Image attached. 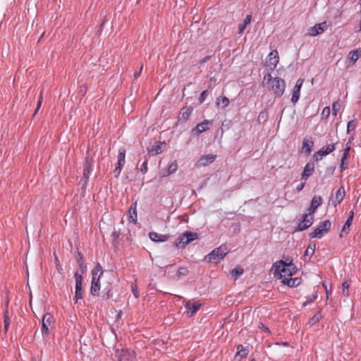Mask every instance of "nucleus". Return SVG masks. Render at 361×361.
I'll use <instances>...</instances> for the list:
<instances>
[{"label": "nucleus", "mask_w": 361, "mask_h": 361, "mask_svg": "<svg viewBox=\"0 0 361 361\" xmlns=\"http://www.w3.org/2000/svg\"><path fill=\"white\" fill-rule=\"evenodd\" d=\"M263 85H268V90L276 97H281L286 90L285 81L279 77H272L270 73L264 75L262 81Z\"/></svg>", "instance_id": "nucleus-1"}, {"label": "nucleus", "mask_w": 361, "mask_h": 361, "mask_svg": "<svg viewBox=\"0 0 361 361\" xmlns=\"http://www.w3.org/2000/svg\"><path fill=\"white\" fill-rule=\"evenodd\" d=\"M103 275L102 267L99 264H97L94 269L92 271V282L90 287V293L93 295L99 294L100 290V278Z\"/></svg>", "instance_id": "nucleus-2"}, {"label": "nucleus", "mask_w": 361, "mask_h": 361, "mask_svg": "<svg viewBox=\"0 0 361 361\" xmlns=\"http://www.w3.org/2000/svg\"><path fill=\"white\" fill-rule=\"evenodd\" d=\"M198 238L199 234L197 233L185 231L178 237L174 245L177 248H184L190 243Z\"/></svg>", "instance_id": "nucleus-3"}, {"label": "nucleus", "mask_w": 361, "mask_h": 361, "mask_svg": "<svg viewBox=\"0 0 361 361\" xmlns=\"http://www.w3.org/2000/svg\"><path fill=\"white\" fill-rule=\"evenodd\" d=\"M228 253L227 248L226 246L221 245L216 248H215L214 250H212L211 252H209L208 255L205 256V259L208 262L212 263H218L221 259H223L226 254Z\"/></svg>", "instance_id": "nucleus-4"}, {"label": "nucleus", "mask_w": 361, "mask_h": 361, "mask_svg": "<svg viewBox=\"0 0 361 361\" xmlns=\"http://www.w3.org/2000/svg\"><path fill=\"white\" fill-rule=\"evenodd\" d=\"M331 224L329 220L324 221L320 226L316 228L311 233H310V236L312 238H322L325 233H326L330 228Z\"/></svg>", "instance_id": "nucleus-5"}, {"label": "nucleus", "mask_w": 361, "mask_h": 361, "mask_svg": "<svg viewBox=\"0 0 361 361\" xmlns=\"http://www.w3.org/2000/svg\"><path fill=\"white\" fill-rule=\"evenodd\" d=\"M279 61V56L277 50H272L268 55L266 61L265 67L269 71H273Z\"/></svg>", "instance_id": "nucleus-6"}, {"label": "nucleus", "mask_w": 361, "mask_h": 361, "mask_svg": "<svg viewBox=\"0 0 361 361\" xmlns=\"http://www.w3.org/2000/svg\"><path fill=\"white\" fill-rule=\"evenodd\" d=\"M135 356V352L132 350H116L115 358L116 361H133Z\"/></svg>", "instance_id": "nucleus-7"}, {"label": "nucleus", "mask_w": 361, "mask_h": 361, "mask_svg": "<svg viewBox=\"0 0 361 361\" xmlns=\"http://www.w3.org/2000/svg\"><path fill=\"white\" fill-rule=\"evenodd\" d=\"M313 221V215H310V214H304L302 215V220L298 223L295 231H302L308 228L312 225Z\"/></svg>", "instance_id": "nucleus-8"}, {"label": "nucleus", "mask_w": 361, "mask_h": 361, "mask_svg": "<svg viewBox=\"0 0 361 361\" xmlns=\"http://www.w3.org/2000/svg\"><path fill=\"white\" fill-rule=\"evenodd\" d=\"M336 143L328 145L326 147H322L314 154V157L316 161L320 160L323 157L326 156L336 149Z\"/></svg>", "instance_id": "nucleus-9"}, {"label": "nucleus", "mask_w": 361, "mask_h": 361, "mask_svg": "<svg viewBox=\"0 0 361 361\" xmlns=\"http://www.w3.org/2000/svg\"><path fill=\"white\" fill-rule=\"evenodd\" d=\"M275 267V274H279L282 281L289 280L293 276V272L290 269V267L274 266Z\"/></svg>", "instance_id": "nucleus-10"}, {"label": "nucleus", "mask_w": 361, "mask_h": 361, "mask_svg": "<svg viewBox=\"0 0 361 361\" xmlns=\"http://www.w3.org/2000/svg\"><path fill=\"white\" fill-rule=\"evenodd\" d=\"M126 150L123 148L119 149L118 157V166L114 170L115 177H118L121 173V169L126 163Z\"/></svg>", "instance_id": "nucleus-11"}, {"label": "nucleus", "mask_w": 361, "mask_h": 361, "mask_svg": "<svg viewBox=\"0 0 361 361\" xmlns=\"http://www.w3.org/2000/svg\"><path fill=\"white\" fill-rule=\"evenodd\" d=\"M53 321V316L50 313H47L43 316L42 320V334L43 336L49 334V327L51 326Z\"/></svg>", "instance_id": "nucleus-12"}, {"label": "nucleus", "mask_w": 361, "mask_h": 361, "mask_svg": "<svg viewBox=\"0 0 361 361\" xmlns=\"http://www.w3.org/2000/svg\"><path fill=\"white\" fill-rule=\"evenodd\" d=\"M202 307V304L197 302H192L190 300H188L185 304V307L186 309L188 317H190L195 314L197 311Z\"/></svg>", "instance_id": "nucleus-13"}, {"label": "nucleus", "mask_w": 361, "mask_h": 361, "mask_svg": "<svg viewBox=\"0 0 361 361\" xmlns=\"http://www.w3.org/2000/svg\"><path fill=\"white\" fill-rule=\"evenodd\" d=\"M326 28L327 25L326 22L317 23L308 29V35L312 37L317 36V35L324 32Z\"/></svg>", "instance_id": "nucleus-14"}, {"label": "nucleus", "mask_w": 361, "mask_h": 361, "mask_svg": "<svg viewBox=\"0 0 361 361\" xmlns=\"http://www.w3.org/2000/svg\"><path fill=\"white\" fill-rule=\"evenodd\" d=\"M303 82H304V80L302 78H299L296 81L295 85L294 86L293 90V94H292V97H291V102L293 104H295L296 102H298V101L300 98V90L302 86Z\"/></svg>", "instance_id": "nucleus-15"}, {"label": "nucleus", "mask_w": 361, "mask_h": 361, "mask_svg": "<svg viewBox=\"0 0 361 361\" xmlns=\"http://www.w3.org/2000/svg\"><path fill=\"white\" fill-rule=\"evenodd\" d=\"M193 109L191 106H184L181 109L179 116L178 121L180 123H185L190 118Z\"/></svg>", "instance_id": "nucleus-16"}, {"label": "nucleus", "mask_w": 361, "mask_h": 361, "mask_svg": "<svg viewBox=\"0 0 361 361\" xmlns=\"http://www.w3.org/2000/svg\"><path fill=\"white\" fill-rule=\"evenodd\" d=\"M149 237L152 241L156 243L166 242L170 238L169 235H163L155 231L150 232L149 233Z\"/></svg>", "instance_id": "nucleus-17"}, {"label": "nucleus", "mask_w": 361, "mask_h": 361, "mask_svg": "<svg viewBox=\"0 0 361 361\" xmlns=\"http://www.w3.org/2000/svg\"><path fill=\"white\" fill-rule=\"evenodd\" d=\"M314 164L313 162L307 163L305 166V167L303 169V171L301 174L302 179L307 180L311 175H312V173H314Z\"/></svg>", "instance_id": "nucleus-18"}, {"label": "nucleus", "mask_w": 361, "mask_h": 361, "mask_svg": "<svg viewBox=\"0 0 361 361\" xmlns=\"http://www.w3.org/2000/svg\"><path fill=\"white\" fill-rule=\"evenodd\" d=\"M212 121L209 120H204V121L198 123L193 129L192 132L195 133L197 135L206 131L208 129L209 124H211Z\"/></svg>", "instance_id": "nucleus-19"}, {"label": "nucleus", "mask_w": 361, "mask_h": 361, "mask_svg": "<svg viewBox=\"0 0 361 361\" xmlns=\"http://www.w3.org/2000/svg\"><path fill=\"white\" fill-rule=\"evenodd\" d=\"M90 173H91V161L88 158H87L85 159V161L83 165V177H82V178L85 180V185L87 184V183L88 181Z\"/></svg>", "instance_id": "nucleus-20"}, {"label": "nucleus", "mask_w": 361, "mask_h": 361, "mask_svg": "<svg viewBox=\"0 0 361 361\" xmlns=\"http://www.w3.org/2000/svg\"><path fill=\"white\" fill-rule=\"evenodd\" d=\"M313 146L314 142L311 137H305L303 139L302 149L307 154H310L311 153Z\"/></svg>", "instance_id": "nucleus-21"}, {"label": "nucleus", "mask_w": 361, "mask_h": 361, "mask_svg": "<svg viewBox=\"0 0 361 361\" xmlns=\"http://www.w3.org/2000/svg\"><path fill=\"white\" fill-rule=\"evenodd\" d=\"M216 159V155L214 154H207L202 156L198 160V164L200 166H207L211 163H212Z\"/></svg>", "instance_id": "nucleus-22"}, {"label": "nucleus", "mask_w": 361, "mask_h": 361, "mask_svg": "<svg viewBox=\"0 0 361 361\" xmlns=\"http://www.w3.org/2000/svg\"><path fill=\"white\" fill-rule=\"evenodd\" d=\"M353 215H354V213L353 211H350V213H349V216L345 223V224L343 225L342 229H341V232L340 233V237H343V233H348V231H349V228L352 224V221H353Z\"/></svg>", "instance_id": "nucleus-23"}, {"label": "nucleus", "mask_w": 361, "mask_h": 361, "mask_svg": "<svg viewBox=\"0 0 361 361\" xmlns=\"http://www.w3.org/2000/svg\"><path fill=\"white\" fill-rule=\"evenodd\" d=\"M128 220L130 222L136 223V221H137L136 202L131 204V206L129 208Z\"/></svg>", "instance_id": "nucleus-24"}, {"label": "nucleus", "mask_w": 361, "mask_h": 361, "mask_svg": "<svg viewBox=\"0 0 361 361\" xmlns=\"http://www.w3.org/2000/svg\"><path fill=\"white\" fill-rule=\"evenodd\" d=\"M281 266V267H292L293 269H295V265L293 263V259L290 257H286L285 258V260H279L276 262L274 264V266Z\"/></svg>", "instance_id": "nucleus-25"}, {"label": "nucleus", "mask_w": 361, "mask_h": 361, "mask_svg": "<svg viewBox=\"0 0 361 361\" xmlns=\"http://www.w3.org/2000/svg\"><path fill=\"white\" fill-rule=\"evenodd\" d=\"M302 282L301 278H290L289 280L282 281V283L290 288L298 286Z\"/></svg>", "instance_id": "nucleus-26"}, {"label": "nucleus", "mask_w": 361, "mask_h": 361, "mask_svg": "<svg viewBox=\"0 0 361 361\" xmlns=\"http://www.w3.org/2000/svg\"><path fill=\"white\" fill-rule=\"evenodd\" d=\"M251 20L252 15H247L245 18L243 23L238 25V34H242L244 32L245 27L251 23Z\"/></svg>", "instance_id": "nucleus-27"}, {"label": "nucleus", "mask_w": 361, "mask_h": 361, "mask_svg": "<svg viewBox=\"0 0 361 361\" xmlns=\"http://www.w3.org/2000/svg\"><path fill=\"white\" fill-rule=\"evenodd\" d=\"M344 197L345 190L343 187H341L336 192L334 201L336 202V204H340L343 201Z\"/></svg>", "instance_id": "nucleus-28"}, {"label": "nucleus", "mask_w": 361, "mask_h": 361, "mask_svg": "<svg viewBox=\"0 0 361 361\" xmlns=\"http://www.w3.org/2000/svg\"><path fill=\"white\" fill-rule=\"evenodd\" d=\"M74 279L75 281V290H82V276L78 271L74 274Z\"/></svg>", "instance_id": "nucleus-29"}, {"label": "nucleus", "mask_w": 361, "mask_h": 361, "mask_svg": "<svg viewBox=\"0 0 361 361\" xmlns=\"http://www.w3.org/2000/svg\"><path fill=\"white\" fill-rule=\"evenodd\" d=\"M322 197L319 195H314L311 201L310 205L313 209H317V208L322 204Z\"/></svg>", "instance_id": "nucleus-30"}, {"label": "nucleus", "mask_w": 361, "mask_h": 361, "mask_svg": "<svg viewBox=\"0 0 361 361\" xmlns=\"http://www.w3.org/2000/svg\"><path fill=\"white\" fill-rule=\"evenodd\" d=\"M238 352L235 355V357L239 356L240 358L245 357L249 353V350L247 348H244L242 345H239L237 347Z\"/></svg>", "instance_id": "nucleus-31"}, {"label": "nucleus", "mask_w": 361, "mask_h": 361, "mask_svg": "<svg viewBox=\"0 0 361 361\" xmlns=\"http://www.w3.org/2000/svg\"><path fill=\"white\" fill-rule=\"evenodd\" d=\"M178 169V163L175 160L168 167L167 171L163 173V176H168L171 173H175Z\"/></svg>", "instance_id": "nucleus-32"}, {"label": "nucleus", "mask_w": 361, "mask_h": 361, "mask_svg": "<svg viewBox=\"0 0 361 361\" xmlns=\"http://www.w3.org/2000/svg\"><path fill=\"white\" fill-rule=\"evenodd\" d=\"M361 54L357 50L351 51L348 56V59L352 62V63H355L358 59L360 58Z\"/></svg>", "instance_id": "nucleus-33"}, {"label": "nucleus", "mask_w": 361, "mask_h": 361, "mask_svg": "<svg viewBox=\"0 0 361 361\" xmlns=\"http://www.w3.org/2000/svg\"><path fill=\"white\" fill-rule=\"evenodd\" d=\"M217 106H221L222 108H225L229 104V99L228 97L223 96L218 97L216 99Z\"/></svg>", "instance_id": "nucleus-34"}, {"label": "nucleus", "mask_w": 361, "mask_h": 361, "mask_svg": "<svg viewBox=\"0 0 361 361\" xmlns=\"http://www.w3.org/2000/svg\"><path fill=\"white\" fill-rule=\"evenodd\" d=\"M315 247H316L315 244H313L312 245H310L305 250V256H307V257H309V258H311L315 252Z\"/></svg>", "instance_id": "nucleus-35"}, {"label": "nucleus", "mask_w": 361, "mask_h": 361, "mask_svg": "<svg viewBox=\"0 0 361 361\" xmlns=\"http://www.w3.org/2000/svg\"><path fill=\"white\" fill-rule=\"evenodd\" d=\"M148 152H149V154L152 156L160 154L161 152V145H157L156 146L149 149L148 150Z\"/></svg>", "instance_id": "nucleus-36"}, {"label": "nucleus", "mask_w": 361, "mask_h": 361, "mask_svg": "<svg viewBox=\"0 0 361 361\" xmlns=\"http://www.w3.org/2000/svg\"><path fill=\"white\" fill-rule=\"evenodd\" d=\"M243 273V269L239 267L234 268L231 271V275L235 278V279L240 277Z\"/></svg>", "instance_id": "nucleus-37"}, {"label": "nucleus", "mask_w": 361, "mask_h": 361, "mask_svg": "<svg viewBox=\"0 0 361 361\" xmlns=\"http://www.w3.org/2000/svg\"><path fill=\"white\" fill-rule=\"evenodd\" d=\"M8 310L5 311L4 314V331L6 332L8 330L10 325V318L8 317Z\"/></svg>", "instance_id": "nucleus-38"}, {"label": "nucleus", "mask_w": 361, "mask_h": 361, "mask_svg": "<svg viewBox=\"0 0 361 361\" xmlns=\"http://www.w3.org/2000/svg\"><path fill=\"white\" fill-rule=\"evenodd\" d=\"M189 274V271L186 267H181L177 271V275L178 277L186 276Z\"/></svg>", "instance_id": "nucleus-39"}, {"label": "nucleus", "mask_w": 361, "mask_h": 361, "mask_svg": "<svg viewBox=\"0 0 361 361\" xmlns=\"http://www.w3.org/2000/svg\"><path fill=\"white\" fill-rule=\"evenodd\" d=\"M317 294L312 295L311 296L306 297V301L303 302L302 306L305 307L307 305L312 303V302H314L317 299Z\"/></svg>", "instance_id": "nucleus-40"}, {"label": "nucleus", "mask_w": 361, "mask_h": 361, "mask_svg": "<svg viewBox=\"0 0 361 361\" xmlns=\"http://www.w3.org/2000/svg\"><path fill=\"white\" fill-rule=\"evenodd\" d=\"M341 109V104L338 102H334L332 104V113L336 116Z\"/></svg>", "instance_id": "nucleus-41"}, {"label": "nucleus", "mask_w": 361, "mask_h": 361, "mask_svg": "<svg viewBox=\"0 0 361 361\" xmlns=\"http://www.w3.org/2000/svg\"><path fill=\"white\" fill-rule=\"evenodd\" d=\"M350 283L348 281H344L342 283V294L345 296L348 295Z\"/></svg>", "instance_id": "nucleus-42"}, {"label": "nucleus", "mask_w": 361, "mask_h": 361, "mask_svg": "<svg viewBox=\"0 0 361 361\" xmlns=\"http://www.w3.org/2000/svg\"><path fill=\"white\" fill-rule=\"evenodd\" d=\"M330 112H331V110H330L329 106L324 107L321 114L322 118V119L328 118L330 115Z\"/></svg>", "instance_id": "nucleus-43"}, {"label": "nucleus", "mask_w": 361, "mask_h": 361, "mask_svg": "<svg viewBox=\"0 0 361 361\" xmlns=\"http://www.w3.org/2000/svg\"><path fill=\"white\" fill-rule=\"evenodd\" d=\"M43 92L42 91L40 92V94H39V99H38V101H37V108L33 114V116L36 115L37 112L38 111V110L39 109L41 105H42V100H43Z\"/></svg>", "instance_id": "nucleus-44"}, {"label": "nucleus", "mask_w": 361, "mask_h": 361, "mask_svg": "<svg viewBox=\"0 0 361 361\" xmlns=\"http://www.w3.org/2000/svg\"><path fill=\"white\" fill-rule=\"evenodd\" d=\"M348 166V161H347V159H344L343 157H341V165H340V169L341 171H343L345 170Z\"/></svg>", "instance_id": "nucleus-45"}, {"label": "nucleus", "mask_w": 361, "mask_h": 361, "mask_svg": "<svg viewBox=\"0 0 361 361\" xmlns=\"http://www.w3.org/2000/svg\"><path fill=\"white\" fill-rule=\"evenodd\" d=\"M355 129V124L354 120L348 121L347 125V132L349 133Z\"/></svg>", "instance_id": "nucleus-46"}, {"label": "nucleus", "mask_w": 361, "mask_h": 361, "mask_svg": "<svg viewBox=\"0 0 361 361\" xmlns=\"http://www.w3.org/2000/svg\"><path fill=\"white\" fill-rule=\"evenodd\" d=\"M321 318V314L319 313L315 314L310 320V323L313 325L318 322Z\"/></svg>", "instance_id": "nucleus-47"}, {"label": "nucleus", "mask_w": 361, "mask_h": 361, "mask_svg": "<svg viewBox=\"0 0 361 361\" xmlns=\"http://www.w3.org/2000/svg\"><path fill=\"white\" fill-rule=\"evenodd\" d=\"M82 290H75V300L77 302L79 300L82 298Z\"/></svg>", "instance_id": "nucleus-48"}, {"label": "nucleus", "mask_w": 361, "mask_h": 361, "mask_svg": "<svg viewBox=\"0 0 361 361\" xmlns=\"http://www.w3.org/2000/svg\"><path fill=\"white\" fill-rule=\"evenodd\" d=\"M207 94H208V92H207V90H204V91H203V92L201 93V94H200V96L199 97V99H199L200 103H202V102H204V101L205 100V97H206V96H207Z\"/></svg>", "instance_id": "nucleus-49"}, {"label": "nucleus", "mask_w": 361, "mask_h": 361, "mask_svg": "<svg viewBox=\"0 0 361 361\" xmlns=\"http://www.w3.org/2000/svg\"><path fill=\"white\" fill-rule=\"evenodd\" d=\"M131 288H132V292L134 295V296L135 297V298H139V293H138V290H137V287L136 285H132L131 286Z\"/></svg>", "instance_id": "nucleus-50"}, {"label": "nucleus", "mask_w": 361, "mask_h": 361, "mask_svg": "<svg viewBox=\"0 0 361 361\" xmlns=\"http://www.w3.org/2000/svg\"><path fill=\"white\" fill-rule=\"evenodd\" d=\"M77 259H78V263L81 269H82V266H83V261H82L83 257H82L81 253H80V252L78 253V256Z\"/></svg>", "instance_id": "nucleus-51"}, {"label": "nucleus", "mask_w": 361, "mask_h": 361, "mask_svg": "<svg viewBox=\"0 0 361 361\" xmlns=\"http://www.w3.org/2000/svg\"><path fill=\"white\" fill-rule=\"evenodd\" d=\"M140 171L142 173H145L147 171V161H145L142 163V164L140 166Z\"/></svg>", "instance_id": "nucleus-52"}, {"label": "nucleus", "mask_w": 361, "mask_h": 361, "mask_svg": "<svg viewBox=\"0 0 361 361\" xmlns=\"http://www.w3.org/2000/svg\"><path fill=\"white\" fill-rule=\"evenodd\" d=\"M350 150V146H348V147L344 149L342 157H343L344 159H347V158H348V157L349 156Z\"/></svg>", "instance_id": "nucleus-53"}, {"label": "nucleus", "mask_w": 361, "mask_h": 361, "mask_svg": "<svg viewBox=\"0 0 361 361\" xmlns=\"http://www.w3.org/2000/svg\"><path fill=\"white\" fill-rule=\"evenodd\" d=\"M259 328L267 333H270L269 328L262 323L259 324Z\"/></svg>", "instance_id": "nucleus-54"}, {"label": "nucleus", "mask_w": 361, "mask_h": 361, "mask_svg": "<svg viewBox=\"0 0 361 361\" xmlns=\"http://www.w3.org/2000/svg\"><path fill=\"white\" fill-rule=\"evenodd\" d=\"M267 117V111H262L260 112L259 116H258V119L259 120H265Z\"/></svg>", "instance_id": "nucleus-55"}, {"label": "nucleus", "mask_w": 361, "mask_h": 361, "mask_svg": "<svg viewBox=\"0 0 361 361\" xmlns=\"http://www.w3.org/2000/svg\"><path fill=\"white\" fill-rule=\"evenodd\" d=\"M142 68H143V65H142L139 69V71H135L134 73V78L135 79H137L138 77L140 75L141 73H142Z\"/></svg>", "instance_id": "nucleus-56"}, {"label": "nucleus", "mask_w": 361, "mask_h": 361, "mask_svg": "<svg viewBox=\"0 0 361 361\" xmlns=\"http://www.w3.org/2000/svg\"><path fill=\"white\" fill-rule=\"evenodd\" d=\"M211 56H207L205 57H204L203 59H202L200 61V65H203L204 63H205L206 62H207L209 59H210Z\"/></svg>", "instance_id": "nucleus-57"}, {"label": "nucleus", "mask_w": 361, "mask_h": 361, "mask_svg": "<svg viewBox=\"0 0 361 361\" xmlns=\"http://www.w3.org/2000/svg\"><path fill=\"white\" fill-rule=\"evenodd\" d=\"M305 184V183H301L299 185H298L297 187H296V190L298 192L301 191L304 188Z\"/></svg>", "instance_id": "nucleus-58"}, {"label": "nucleus", "mask_w": 361, "mask_h": 361, "mask_svg": "<svg viewBox=\"0 0 361 361\" xmlns=\"http://www.w3.org/2000/svg\"><path fill=\"white\" fill-rule=\"evenodd\" d=\"M316 209H313V207H312V205L310 206V207L307 209V214H310V215H313V214L316 212Z\"/></svg>", "instance_id": "nucleus-59"}, {"label": "nucleus", "mask_w": 361, "mask_h": 361, "mask_svg": "<svg viewBox=\"0 0 361 361\" xmlns=\"http://www.w3.org/2000/svg\"><path fill=\"white\" fill-rule=\"evenodd\" d=\"M86 92L85 87H80V93L82 94V96H84Z\"/></svg>", "instance_id": "nucleus-60"}, {"label": "nucleus", "mask_w": 361, "mask_h": 361, "mask_svg": "<svg viewBox=\"0 0 361 361\" xmlns=\"http://www.w3.org/2000/svg\"><path fill=\"white\" fill-rule=\"evenodd\" d=\"M324 286L325 287L326 293V296H327V298H328L329 295L331 294V292L327 290L326 286H325L324 285Z\"/></svg>", "instance_id": "nucleus-61"}, {"label": "nucleus", "mask_w": 361, "mask_h": 361, "mask_svg": "<svg viewBox=\"0 0 361 361\" xmlns=\"http://www.w3.org/2000/svg\"><path fill=\"white\" fill-rule=\"evenodd\" d=\"M109 292H110V290H108V291L106 292V298L107 299L110 298Z\"/></svg>", "instance_id": "nucleus-62"}, {"label": "nucleus", "mask_w": 361, "mask_h": 361, "mask_svg": "<svg viewBox=\"0 0 361 361\" xmlns=\"http://www.w3.org/2000/svg\"><path fill=\"white\" fill-rule=\"evenodd\" d=\"M113 236H114V238H116V237H118V234H117L116 232H114V233H113Z\"/></svg>", "instance_id": "nucleus-63"}, {"label": "nucleus", "mask_w": 361, "mask_h": 361, "mask_svg": "<svg viewBox=\"0 0 361 361\" xmlns=\"http://www.w3.org/2000/svg\"><path fill=\"white\" fill-rule=\"evenodd\" d=\"M250 361H257L255 359H252Z\"/></svg>", "instance_id": "nucleus-64"}]
</instances>
